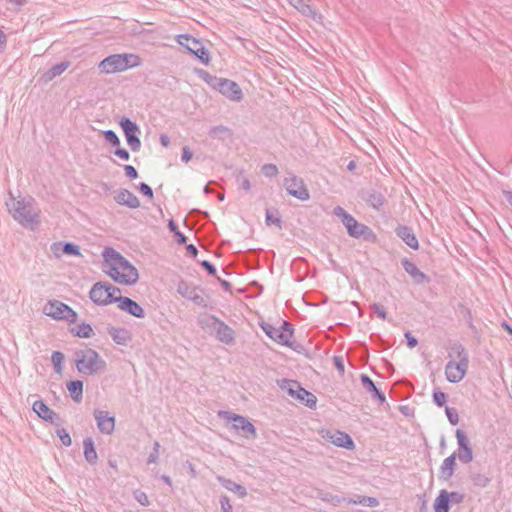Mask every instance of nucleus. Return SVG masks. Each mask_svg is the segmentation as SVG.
Wrapping results in <instances>:
<instances>
[{
    "mask_svg": "<svg viewBox=\"0 0 512 512\" xmlns=\"http://www.w3.org/2000/svg\"><path fill=\"white\" fill-rule=\"evenodd\" d=\"M104 260L103 271L116 283L131 286L137 283L139 273L137 268L122 254L111 247L102 253Z\"/></svg>",
    "mask_w": 512,
    "mask_h": 512,
    "instance_id": "1",
    "label": "nucleus"
},
{
    "mask_svg": "<svg viewBox=\"0 0 512 512\" xmlns=\"http://www.w3.org/2000/svg\"><path fill=\"white\" fill-rule=\"evenodd\" d=\"M9 213L21 226L35 230L40 224V209L32 198H16L10 194L6 201Z\"/></svg>",
    "mask_w": 512,
    "mask_h": 512,
    "instance_id": "2",
    "label": "nucleus"
},
{
    "mask_svg": "<svg viewBox=\"0 0 512 512\" xmlns=\"http://www.w3.org/2000/svg\"><path fill=\"white\" fill-rule=\"evenodd\" d=\"M448 362L445 366V376L450 383H458L464 379L468 367L469 356L465 348L459 344H453L448 351Z\"/></svg>",
    "mask_w": 512,
    "mask_h": 512,
    "instance_id": "3",
    "label": "nucleus"
},
{
    "mask_svg": "<svg viewBox=\"0 0 512 512\" xmlns=\"http://www.w3.org/2000/svg\"><path fill=\"white\" fill-rule=\"evenodd\" d=\"M141 64L138 55L132 53L114 54L106 57L99 63V69L106 74L122 72Z\"/></svg>",
    "mask_w": 512,
    "mask_h": 512,
    "instance_id": "4",
    "label": "nucleus"
},
{
    "mask_svg": "<svg viewBox=\"0 0 512 512\" xmlns=\"http://www.w3.org/2000/svg\"><path fill=\"white\" fill-rule=\"evenodd\" d=\"M75 357L76 367L82 374L93 375L106 366V362L99 354L90 348L77 351Z\"/></svg>",
    "mask_w": 512,
    "mask_h": 512,
    "instance_id": "5",
    "label": "nucleus"
},
{
    "mask_svg": "<svg viewBox=\"0 0 512 512\" xmlns=\"http://www.w3.org/2000/svg\"><path fill=\"white\" fill-rule=\"evenodd\" d=\"M120 295L121 290L108 282H96L89 292L90 299L99 306L117 303Z\"/></svg>",
    "mask_w": 512,
    "mask_h": 512,
    "instance_id": "6",
    "label": "nucleus"
},
{
    "mask_svg": "<svg viewBox=\"0 0 512 512\" xmlns=\"http://www.w3.org/2000/svg\"><path fill=\"white\" fill-rule=\"evenodd\" d=\"M42 312L46 316L58 321L65 320L69 323H75L77 320V313L59 300H49L43 306Z\"/></svg>",
    "mask_w": 512,
    "mask_h": 512,
    "instance_id": "7",
    "label": "nucleus"
},
{
    "mask_svg": "<svg viewBox=\"0 0 512 512\" xmlns=\"http://www.w3.org/2000/svg\"><path fill=\"white\" fill-rule=\"evenodd\" d=\"M333 213L335 216L339 217L346 227L348 234L351 237L359 238L364 237L367 238L372 234V231L369 227L364 224L359 223L352 215L347 213L342 207L337 206L334 208Z\"/></svg>",
    "mask_w": 512,
    "mask_h": 512,
    "instance_id": "8",
    "label": "nucleus"
},
{
    "mask_svg": "<svg viewBox=\"0 0 512 512\" xmlns=\"http://www.w3.org/2000/svg\"><path fill=\"white\" fill-rule=\"evenodd\" d=\"M260 326L265 334L276 343L291 346L293 327L290 323L284 321L280 327H275L269 323H262Z\"/></svg>",
    "mask_w": 512,
    "mask_h": 512,
    "instance_id": "9",
    "label": "nucleus"
},
{
    "mask_svg": "<svg viewBox=\"0 0 512 512\" xmlns=\"http://www.w3.org/2000/svg\"><path fill=\"white\" fill-rule=\"evenodd\" d=\"M179 45L185 47L191 54L195 55L203 64H208L210 56L203 44L196 38L183 34L177 37Z\"/></svg>",
    "mask_w": 512,
    "mask_h": 512,
    "instance_id": "10",
    "label": "nucleus"
},
{
    "mask_svg": "<svg viewBox=\"0 0 512 512\" xmlns=\"http://www.w3.org/2000/svg\"><path fill=\"white\" fill-rule=\"evenodd\" d=\"M284 187L288 194L301 201H306L310 198V194L304 184V181L293 174H289L284 179Z\"/></svg>",
    "mask_w": 512,
    "mask_h": 512,
    "instance_id": "11",
    "label": "nucleus"
},
{
    "mask_svg": "<svg viewBox=\"0 0 512 512\" xmlns=\"http://www.w3.org/2000/svg\"><path fill=\"white\" fill-rule=\"evenodd\" d=\"M120 126L124 131L127 143L131 150L134 152L139 151L141 147V141L137 136L139 133L137 124L128 118H122L120 121Z\"/></svg>",
    "mask_w": 512,
    "mask_h": 512,
    "instance_id": "12",
    "label": "nucleus"
},
{
    "mask_svg": "<svg viewBox=\"0 0 512 512\" xmlns=\"http://www.w3.org/2000/svg\"><path fill=\"white\" fill-rule=\"evenodd\" d=\"M216 90L231 101L239 102L243 98V92L240 86L236 82L226 78L220 79Z\"/></svg>",
    "mask_w": 512,
    "mask_h": 512,
    "instance_id": "13",
    "label": "nucleus"
},
{
    "mask_svg": "<svg viewBox=\"0 0 512 512\" xmlns=\"http://www.w3.org/2000/svg\"><path fill=\"white\" fill-rule=\"evenodd\" d=\"M322 437L326 441L338 447L346 448L349 450H352L355 447L352 438L347 433L339 430H327L323 432Z\"/></svg>",
    "mask_w": 512,
    "mask_h": 512,
    "instance_id": "14",
    "label": "nucleus"
},
{
    "mask_svg": "<svg viewBox=\"0 0 512 512\" xmlns=\"http://www.w3.org/2000/svg\"><path fill=\"white\" fill-rule=\"evenodd\" d=\"M456 439L458 443V452L456 453V457H458L462 463H470L473 460V452L468 438L462 430L457 429Z\"/></svg>",
    "mask_w": 512,
    "mask_h": 512,
    "instance_id": "15",
    "label": "nucleus"
},
{
    "mask_svg": "<svg viewBox=\"0 0 512 512\" xmlns=\"http://www.w3.org/2000/svg\"><path fill=\"white\" fill-rule=\"evenodd\" d=\"M94 417L97 423V427L103 434L110 435L115 429V418L110 416L107 411L95 410Z\"/></svg>",
    "mask_w": 512,
    "mask_h": 512,
    "instance_id": "16",
    "label": "nucleus"
},
{
    "mask_svg": "<svg viewBox=\"0 0 512 512\" xmlns=\"http://www.w3.org/2000/svg\"><path fill=\"white\" fill-rule=\"evenodd\" d=\"M117 307L136 318H144L145 311L144 309L135 301L128 297H120L117 299Z\"/></svg>",
    "mask_w": 512,
    "mask_h": 512,
    "instance_id": "17",
    "label": "nucleus"
},
{
    "mask_svg": "<svg viewBox=\"0 0 512 512\" xmlns=\"http://www.w3.org/2000/svg\"><path fill=\"white\" fill-rule=\"evenodd\" d=\"M217 325V331L214 334L215 338L226 344V345H232L235 342V332L234 330L229 327L226 323L223 321L221 322H214Z\"/></svg>",
    "mask_w": 512,
    "mask_h": 512,
    "instance_id": "18",
    "label": "nucleus"
},
{
    "mask_svg": "<svg viewBox=\"0 0 512 512\" xmlns=\"http://www.w3.org/2000/svg\"><path fill=\"white\" fill-rule=\"evenodd\" d=\"M115 201L123 206L136 209L140 206V201L136 195L127 189H120L114 196Z\"/></svg>",
    "mask_w": 512,
    "mask_h": 512,
    "instance_id": "19",
    "label": "nucleus"
},
{
    "mask_svg": "<svg viewBox=\"0 0 512 512\" xmlns=\"http://www.w3.org/2000/svg\"><path fill=\"white\" fill-rule=\"evenodd\" d=\"M108 334L116 344L122 346H126L132 339L130 331L126 328L109 327Z\"/></svg>",
    "mask_w": 512,
    "mask_h": 512,
    "instance_id": "20",
    "label": "nucleus"
},
{
    "mask_svg": "<svg viewBox=\"0 0 512 512\" xmlns=\"http://www.w3.org/2000/svg\"><path fill=\"white\" fill-rule=\"evenodd\" d=\"M33 411L42 419L54 422L58 419L57 414L50 409L42 400H37L33 403Z\"/></svg>",
    "mask_w": 512,
    "mask_h": 512,
    "instance_id": "21",
    "label": "nucleus"
},
{
    "mask_svg": "<svg viewBox=\"0 0 512 512\" xmlns=\"http://www.w3.org/2000/svg\"><path fill=\"white\" fill-rule=\"evenodd\" d=\"M396 234L399 238H401L410 248L417 250L419 248V243L414 234L413 230L407 226H399L396 229Z\"/></svg>",
    "mask_w": 512,
    "mask_h": 512,
    "instance_id": "22",
    "label": "nucleus"
},
{
    "mask_svg": "<svg viewBox=\"0 0 512 512\" xmlns=\"http://www.w3.org/2000/svg\"><path fill=\"white\" fill-rule=\"evenodd\" d=\"M217 480L227 490L235 493L239 498H245L247 496V490L244 486L235 483L231 479H227L223 476H217Z\"/></svg>",
    "mask_w": 512,
    "mask_h": 512,
    "instance_id": "23",
    "label": "nucleus"
},
{
    "mask_svg": "<svg viewBox=\"0 0 512 512\" xmlns=\"http://www.w3.org/2000/svg\"><path fill=\"white\" fill-rule=\"evenodd\" d=\"M404 270L413 278L416 283H423L426 280V275L418 269V267L410 260L404 259L402 261Z\"/></svg>",
    "mask_w": 512,
    "mask_h": 512,
    "instance_id": "24",
    "label": "nucleus"
},
{
    "mask_svg": "<svg viewBox=\"0 0 512 512\" xmlns=\"http://www.w3.org/2000/svg\"><path fill=\"white\" fill-rule=\"evenodd\" d=\"M232 427L235 430H241L246 434V437L251 436L254 438L256 436V429L254 425L245 417L240 416L237 422H235Z\"/></svg>",
    "mask_w": 512,
    "mask_h": 512,
    "instance_id": "25",
    "label": "nucleus"
},
{
    "mask_svg": "<svg viewBox=\"0 0 512 512\" xmlns=\"http://www.w3.org/2000/svg\"><path fill=\"white\" fill-rule=\"evenodd\" d=\"M456 466V453L451 454L449 457L445 458L441 467L440 472L444 479H449L454 474V469Z\"/></svg>",
    "mask_w": 512,
    "mask_h": 512,
    "instance_id": "26",
    "label": "nucleus"
},
{
    "mask_svg": "<svg viewBox=\"0 0 512 512\" xmlns=\"http://www.w3.org/2000/svg\"><path fill=\"white\" fill-rule=\"evenodd\" d=\"M293 387H295L298 390V393L295 397V399H298L302 402H304L308 407H313L316 405V397L302 388L299 384H292Z\"/></svg>",
    "mask_w": 512,
    "mask_h": 512,
    "instance_id": "27",
    "label": "nucleus"
},
{
    "mask_svg": "<svg viewBox=\"0 0 512 512\" xmlns=\"http://www.w3.org/2000/svg\"><path fill=\"white\" fill-rule=\"evenodd\" d=\"M83 447H84V457L86 461L90 464H95L98 455L94 447V442L91 438H86L83 441Z\"/></svg>",
    "mask_w": 512,
    "mask_h": 512,
    "instance_id": "28",
    "label": "nucleus"
},
{
    "mask_svg": "<svg viewBox=\"0 0 512 512\" xmlns=\"http://www.w3.org/2000/svg\"><path fill=\"white\" fill-rule=\"evenodd\" d=\"M344 502L348 504H360L367 507H377L379 505V501L375 497L369 496H355L354 498H346Z\"/></svg>",
    "mask_w": 512,
    "mask_h": 512,
    "instance_id": "29",
    "label": "nucleus"
},
{
    "mask_svg": "<svg viewBox=\"0 0 512 512\" xmlns=\"http://www.w3.org/2000/svg\"><path fill=\"white\" fill-rule=\"evenodd\" d=\"M67 389L75 402H80L83 395V382L80 380L70 381Z\"/></svg>",
    "mask_w": 512,
    "mask_h": 512,
    "instance_id": "30",
    "label": "nucleus"
},
{
    "mask_svg": "<svg viewBox=\"0 0 512 512\" xmlns=\"http://www.w3.org/2000/svg\"><path fill=\"white\" fill-rule=\"evenodd\" d=\"M214 322H221L220 319L215 316H206L200 320L202 329L207 331L209 334L214 335L217 331V325Z\"/></svg>",
    "mask_w": 512,
    "mask_h": 512,
    "instance_id": "31",
    "label": "nucleus"
},
{
    "mask_svg": "<svg viewBox=\"0 0 512 512\" xmlns=\"http://www.w3.org/2000/svg\"><path fill=\"white\" fill-rule=\"evenodd\" d=\"M71 332L79 338H90L94 332L90 324L81 323L71 329Z\"/></svg>",
    "mask_w": 512,
    "mask_h": 512,
    "instance_id": "32",
    "label": "nucleus"
},
{
    "mask_svg": "<svg viewBox=\"0 0 512 512\" xmlns=\"http://www.w3.org/2000/svg\"><path fill=\"white\" fill-rule=\"evenodd\" d=\"M434 512H449V503L446 495L439 494L433 504Z\"/></svg>",
    "mask_w": 512,
    "mask_h": 512,
    "instance_id": "33",
    "label": "nucleus"
},
{
    "mask_svg": "<svg viewBox=\"0 0 512 512\" xmlns=\"http://www.w3.org/2000/svg\"><path fill=\"white\" fill-rule=\"evenodd\" d=\"M295 3L296 4L294 5V7L298 11H300L303 15L311 16L312 18L316 17V13L309 2H295Z\"/></svg>",
    "mask_w": 512,
    "mask_h": 512,
    "instance_id": "34",
    "label": "nucleus"
},
{
    "mask_svg": "<svg viewBox=\"0 0 512 512\" xmlns=\"http://www.w3.org/2000/svg\"><path fill=\"white\" fill-rule=\"evenodd\" d=\"M69 67V62H61L50 68L48 71V78L51 80L56 76L61 75Z\"/></svg>",
    "mask_w": 512,
    "mask_h": 512,
    "instance_id": "35",
    "label": "nucleus"
},
{
    "mask_svg": "<svg viewBox=\"0 0 512 512\" xmlns=\"http://www.w3.org/2000/svg\"><path fill=\"white\" fill-rule=\"evenodd\" d=\"M199 76L212 88L216 89L221 78L209 74L207 71L199 70Z\"/></svg>",
    "mask_w": 512,
    "mask_h": 512,
    "instance_id": "36",
    "label": "nucleus"
},
{
    "mask_svg": "<svg viewBox=\"0 0 512 512\" xmlns=\"http://www.w3.org/2000/svg\"><path fill=\"white\" fill-rule=\"evenodd\" d=\"M51 361L57 373L62 371V364L64 361V355L62 352L54 351L51 356Z\"/></svg>",
    "mask_w": 512,
    "mask_h": 512,
    "instance_id": "37",
    "label": "nucleus"
},
{
    "mask_svg": "<svg viewBox=\"0 0 512 512\" xmlns=\"http://www.w3.org/2000/svg\"><path fill=\"white\" fill-rule=\"evenodd\" d=\"M439 494L446 495L448 503L459 504L464 499V496L458 492H448L447 490H441Z\"/></svg>",
    "mask_w": 512,
    "mask_h": 512,
    "instance_id": "38",
    "label": "nucleus"
},
{
    "mask_svg": "<svg viewBox=\"0 0 512 512\" xmlns=\"http://www.w3.org/2000/svg\"><path fill=\"white\" fill-rule=\"evenodd\" d=\"M62 253L74 256H81L79 247L73 243H62Z\"/></svg>",
    "mask_w": 512,
    "mask_h": 512,
    "instance_id": "39",
    "label": "nucleus"
},
{
    "mask_svg": "<svg viewBox=\"0 0 512 512\" xmlns=\"http://www.w3.org/2000/svg\"><path fill=\"white\" fill-rule=\"evenodd\" d=\"M473 484L477 487L484 488L490 483V478L484 474H475L472 478Z\"/></svg>",
    "mask_w": 512,
    "mask_h": 512,
    "instance_id": "40",
    "label": "nucleus"
},
{
    "mask_svg": "<svg viewBox=\"0 0 512 512\" xmlns=\"http://www.w3.org/2000/svg\"><path fill=\"white\" fill-rule=\"evenodd\" d=\"M320 498L323 501L330 502V503L334 504L335 506L339 505L341 502H344L346 500V498H343V497H340L337 495H332L330 493L321 494Z\"/></svg>",
    "mask_w": 512,
    "mask_h": 512,
    "instance_id": "41",
    "label": "nucleus"
},
{
    "mask_svg": "<svg viewBox=\"0 0 512 512\" xmlns=\"http://www.w3.org/2000/svg\"><path fill=\"white\" fill-rule=\"evenodd\" d=\"M134 498L136 499V501L141 504L142 506H149L150 505V501H149V498L147 496V494L141 490H136L134 491Z\"/></svg>",
    "mask_w": 512,
    "mask_h": 512,
    "instance_id": "42",
    "label": "nucleus"
},
{
    "mask_svg": "<svg viewBox=\"0 0 512 512\" xmlns=\"http://www.w3.org/2000/svg\"><path fill=\"white\" fill-rule=\"evenodd\" d=\"M262 173L266 177H275L278 174V168L275 164H265L262 166Z\"/></svg>",
    "mask_w": 512,
    "mask_h": 512,
    "instance_id": "43",
    "label": "nucleus"
},
{
    "mask_svg": "<svg viewBox=\"0 0 512 512\" xmlns=\"http://www.w3.org/2000/svg\"><path fill=\"white\" fill-rule=\"evenodd\" d=\"M361 383L363 387L372 394L374 393V391L377 390V387L375 386L374 382L365 374L361 375Z\"/></svg>",
    "mask_w": 512,
    "mask_h": 512,
    "instance_id": "44",
    "label": "nucleus"
},
{
    "mask_svg": "<svg viewBox=\"0 0 512 512\" xmlns=\"http://www.w3.org/2000/svg\"><path fill=\"white\" fill-rule=\"evenodd\" d=\"M105 140L113 146H118L120 144L118 136L112 130L104 131L103 133Z\"/></svg>",
    "mask_w": 512,
    "mask_h": 512,
    "instance_id": "45",
    "label": "nucleus"
},
{
    "mask_svg": "<svg viewBox=\"0 0 512 512\" xmlns=\"http://www.w3.org/2000/svg\"><path fill=\"white\" fill-rule=\"evenodd\" d=\"M57 436L60 438L61 440V443L64 445V446H70L71 443H72V440H71V437L69 435V433L61 428V429H57Z\"/></svg>",
    "mask_w": 512,
    "mask_h": 512,
    "instance_id": "46",
    "label": "nucleus"
},
{
    "mask_svg": "<svg viewBox=\"0 0 512 512\" xmlns=\"http://www.w3.org/2000/svg\"><path fill=\"white\" fill-rule=\"evenodd\" d=\"M371 309L373 311V313L379 317L380 319L382 320H385L386 319V311H385V308L382 306V305H379V304H373L371 306Z\"/></svg>",
    "mask_w": 512,
    "mask_h": 512,
    "instance_id": "47",
    "label": "nucleus"
},
{
    "mask_svg": "<svg viewBox=\"0 0 512 512\" xmlns=\"http://www.w3.org/2000/svg\"><path fill=\"white\" fill-rule=\"evenodd\" d=\"M219 416L223 419L233 422V424H234L235 422H237V420L239 419V417L241 415L235 414L230 411H220Z\"/></svg>",
    "mask_w": 512,
    "mask_h": 512,
    "instance_id": "48",
    "label": "nucleus"
},
{
    "mask_svg": "<svg viewBox=\"0 0 512 512\" xmlns=\"http://www.w3.org/2000/svg\"><path fill=\"white\" fill-rule=\"evenodd\" d=\"M220 505L222 512H232V505L227 496L223 495L220 497Z\"/></svg>",
    "mask_w": 512,
    "mask_h": 512,
    "instance_id": "49",
    "label": "nucleus"
},
{
    "mask_svg": "<svg viewBox=\"0 0 512 512\" xmlns=\"http://www.w3.org/2000/svg\"><path fill=\"white\" fill-rule=\"evenodd\" d=\"M292 384H299V383L296 381H291V380L285 381L283 388L287 390L289 395H291L292 397L295 398L298 393V390L295 387H293Z\"/></svg>",
    "mask_w": 512,
    "mask_h": 512,
    "instance_id": "50",
    "label": "nucleus"
},
{
    "mask_svg": "<svg viewBox=\"0 0 512 512\" xmlns=\"http://www.w3.org/2000/svg\"><path fill=\"white\" fill-rule=\"evenodd\" d=\"M433 400L439 407H441L446 403V395L441 391L434 392Z\"/></svg>",
    "mask_w": 512,
    "mask_h": 512,
    "instance_id": "51",
    "label": "nucleus"
},
{
    "mask_svg": "<svg viewBox=\"0 0 512 512\" xmlns=\"http://www.w3.org/2000/svg\"><path fill=\"white\" fill-rule=\"evenodd\" d=\"M446 415H447L449 422L452 425H456L458 423L459 416L454 409L446 408Z\"/></svg>",
    "mask_w": 512,
    "mask_h": 512,
    "instance_id": "52",
    "label": "nucleus"
},
{
    "mask_svg": "<svg viewBox=\"0 0 512 512\" xmlns=\"http://www.w3.org/2000/svg\"><path fill=\"white\" fill-rule=\"evenodd\" d=\"M139 190L142 194L147 196L148 198H153V191L149 185L146 183H141L139 186Z\"/></svg>",
    "mask_w": 512,
    "mask_h": 512,
    "instance_id": "53",
    "label": "nucleus"
},
{
    "mask_svg": "<svg viewBox=\"0 0 512 512\" xmlns=\"http://www.w3.org/2000/svg\"><path fill=\"white\" fill-rule=\"evenodd\" d=\"M124 170H125V174L127 177H129L131 179H136L138 177V173L133 166L125 165Z\"/></svg>",
    "mask_w": 512,
    "mask_h": 512,
    "instance_id": "54",
    "label": "nucleus"
},
{
    "mask_svg": "<svg viewBox=\"0 0 512 512\" xmlns=\"http://www.w3.org/2000/svg\"><path fill=\"white\" fill-rule=\"evenodd\" d=\"M51 251L56 257H60L62 253V243L61 242H55L51 245Z\"/></svg>",
    "mask_w": 512,
    "mask_h": 512,
    "instance_id": "55",
    "label": "nucleus"
},
{
    "mask_svg": "<svg viewBox=\"0 0 512 512\" xmlns=\"http://www.w3.org/2000/svg\"><path fill=\"white\" fill-rule=\"evenodd\" d=\"M192 156H193V154L188 147H184L182 149V155H181L182 161L187 163L188 161L191 160Z\"/></svg>",
    "mask_w": 512,
    "mask_h": 512,
    "instance_id": "56",
    "label": "nucleus"
},
{
    "mask_svg": "<svg viewBox=\"0 0 512 512\" xmlns=\"http://www.w3.org/2000/svg\"><path fill=\"white\" fill-rule=\"evenodd\" d=\"M115 155L118 156L122 160H129V157H130L128 151L125 149H122V148L116 149Z\"/></svg>",
    "mask_w": 512,
    "mask_h": 512,
    "instance_id": "57",
    "label": "nucleus"
},
{
    "mask_svg": "<svg viewBox=\"0 0 512 512\" xmlns=\"http://www.w3.org/2000/svg\"><path fill=\"white\" fill-rule=\"evenodd\" d=\"M158 459H159V452H157V451H152V452L149 454L148 458H147V463H148V464H154V463H157Z\"/></svg>",
    "mask_w": 512,
    "mask_h": 512,
    "instance_id": "58",
    "label": "nucleus"
},
{
    "mask_svg": "<svg viewBox=\"0 0 512 512\" xmlns=\"http://www.w3.org/2000/svg\"><path fill=\"white\" fill-rule=\"evenodd\" d=\"M202 266L210 275H214L216 273V268L209 261H203Z\"/></svg>",
    "mask_w": 512,
    "mask_h": 512,
    "instance_id": "59",
    "label": "nucleus"
},
{
    "mask_svg": "<svg viewBox=\"0 0 512 512\" xmlns=\"http://www.w3.org/2000/svg\"><path fill=\"white\" fill-rule=\"evenodd\" d=\"M405 337L407 339V344L410 348H413L417 345V340L410 333H406Z\"/></svg>",
    "mask_w": 512,
    "mask_h": 512,
    "instance_id": "60",
    "label": "nucleus"
},
{
    "mask_svg": "<svg viewBox=\"0 0 512 512\" xmlns=\"http://www.w3.org/2000/svg\"><path fill=\"white\" fill-rule=\"evenodd\" d=\"M241 187L246 191H249L251 189V183L248 178L241 177Z\"/></svg>",
    "mask_w": 512,
    "mask_h": 512,
    "instance_id": "61",
    "label": "nucleus"
},
{
    "mask_svg": "<svg viewBox=\"0 0 512 512\" xmlns=\"http://www.w3.org/2000/svg\"><path fill=\"white\" fill-rule=\"evenodd\" d=\"M266 222L268 224H270V223H275L277 225L280 224V220L278 218H273V216L271 215V213L269 211H267V213H266Z\"/></svg>",
    "mask_w": 512,
    "mask_h": 512,
    "instance_id": "62",
    "label": "nucleus"
},
{
    "mask_svg": "<svg viewBox=\"0 0 512 512\" xmlns=\"http://www.w3.org/2000/svg\"><path fill=\"white\" fill-rule=\"evenodd\" d=\"M175 238H176V241L178 244H184L186 243V237L183 233H181L180 231L176 232V234L174 235Z\"/></svg>",
    "mask_w": 512,
    "mask_h": 512,
    "instance_id": "63",
    "label": "nucleus"
},
{
    "mask_svg": "<svg viewBox=\"0 0 512 512\" xmlns=\"http://www.w3.org/2000/svg\"><path fill=\"white\" fill-rule=\"evenodd\" d=\"M186 250H187V253L193 257H195L198 253L197 248L193 244L187 245Z\"/></svg>",
    "mask_w": 512,
    "mask_h": 512,
    "instance_id": "64",
    "label": "nucleus"
}]
</instances>
